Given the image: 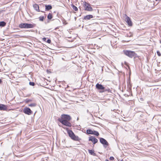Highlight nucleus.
<instances>
[{
	"mask_svg": "<svg viewBox=\"0 0 161 161\" xmlns=\"http://www.w3.org/2000/svg\"><path fill=\"white\" fill-rule=\"evenodd\" d=\"M36 105V104L35 103H32L29 104L28 106L31 107H35Z\"/></svg>",
	"mask_w": 161,
	"mask_h": 161,
	"instance_id": "21",
	"label": "nucleus"
},
{
	"mask_svg": "<svg viewBox=\"0 0 161 161\" xmlns=\"http://www.w3.org/2000/svg\"><path fill=\"white\" fill-rule=\"evenodd\" d=\"M93 130H92L90 129H88L86 130V133L87 134H91L92 135L93 134Z\"/></svg>",
	"mask_w": 161,
	"mask_h": 161,
	"instance_id": "15",
	"label": "nucleus"
},
{
	"mask_svg": "<svg viewBox=\"0 0 161 161\" xmlns=\"http://www.w3.org/2000/svg\"><path fill=\"white\" fill-rule=\"evenodd\" d=\"M71 6L73 9L75 11H77L78 10L77 8L73 4H71Z\"/></svg>",
	"mask_w": 161,
	"mask_h": 161,
	"instance_id": "18",
	"label": "nucleus"
},
{
	"mask_svg": "<svg viewBox=\"0 0 161 161\" xmlns=\"http://www.w3.org/2000/svg\"><path fill=\"white\" fill-rule=\"evenodd\" d=\"M105 161H109L107 159H106L105 160Z\"/></svg>",
	"mask_w": 161,
	"mask_h": 161,
	"instance_id": "35",
	"label": "nucleus"
},
{
	"mask_svg": "<svg viewBox=\"0 0 161 161\" xmlns=\"http://www.w3.org/2000/svg\"><path fill=\"white\" fill-rule=\"evenodd\" d=\"M96 87L98 90H100V93H103L106 92H110L111 91L109 88L106 86H104L102 84H99L98 83L96 84Z\"/></svg>",
	"mask_w": 161,
	"mask_h": 161,
	"instance_id": "2",
	"label": "nucleus"
},
{
	"mask_svg": "<svg viewBox=\"0 0 161 161\" xmlns=\"http://www.w3.org/2000/svg\"><path fill=\"white\" fill-rule=\"evenodd\" d=\"M6 23L4 21H2L0 22V27H3L6 25Z\"/></svg>",
	"mask_w": 161,
	"mask_h": 161,
	"instance_id": "17",
	"label": "nucleus"
},
{
	"mask_svg": "<svg viewBox=\"0 0 161 161\" xmlns=\"http://www.w3.org/2000/svg\"><path fill=\"white\" fill-rule=\"evenodd\" d=\"M1 71V69H0V72Z\"/></svg>",
	"mask_w": 161,
	"mask_h": 161,
	"instance_id": "36",
	"label": "nucleus"
},
{
	"mask_svg": "<svg viewBox=\"0 0 161 161\" xmlns=\"http://www.w3.org/2000/svg\"><path fill=\"white\" fill-rule=\"evenodd\" d=\"M89 138V141L92 142L94 144H95L98 142V140L93 136H90Z\"/></svg>",
	"mask_w": 161,
	"mask_h": 161,
	"instance_id": "9",
	"label": "nucleus"
},
{
	"mask_svg": "<svg viewBox=\"0 0 161 161\" xmlns=\"http://www.w3.org/2000/svg\"><path fill=\"white\" fill-rule=\"evenodd\" d=\"M84 3V7L85 10L89 11H93V8L91 7L90 3H87L85 1Z\"/></svg>",
	"mask_w": 161,
	"mask_h": 161,
	"instance_id": "6",
	"label": "nucleus"
},
{
	"mask_svg": "<svg viewBox=\"0 0 161 161\" xmlns=\"http://www.w3.org/2000/svg\"><path fill=\"white\" fill-rule=\"evenodd\" d=\"M93 18V15H88L85 16L83 18L84 20H88L91 19Z\"/></svg>",
	"mask_w": 161,
	"mask_h": 161,
	"instance_id": "12",
	"label": "nucleus"
},
{
	"mask_svg": "<svg viewBox=\"0 0 161 161\" xmlns=\"http://www.w3.org/2000/svg\"><path fill=\"white\" fill-rule=\"evenodd\" d=\"M2 82V80L1 79H0V84H1Z\"/></svg>",
	"mask_w": 161,
	"mask_h": 161,
	"instance_id": "32",
	"label": "nucleus"
},
{
	"mask_svg": "<svg viewBox=\"0 0 161 161\" xmlns=\"http://www.w3.org/2000/svg\"><path fill=\"white\" fill-rule=\"evenodd\" d=\"M160 42L161 43V41H160Z\"/></svg>",
	"mask_w": 161,
	"mask_h": 161,
	"instance_id": "37",
	"label": "nucleus"
},
{
	"mask_svg": "<svg viewBox=\"0 0 161 161\" xmlns=\"http://www.w3.org/2000/svg\"><path fill=\"white\" fill-rule=\"evenodd\" d=\"M126 18L125 21L127 23L129 26H131L132 25V22L130 18L126 14H125Z\"/></svg>",
	"mask_w": 161,
	"mask_h": 161,
	"instance_id": "10",
	"label": "nucleus"
},
{
	"mask_svg": "<svg viewBox=\"0 0 161 161\" xmlns=\"http://www.w3.org/2000/svg\"><path fill=\"white\" fill-rule=\"evenodd\" d=\"M114 159V157L112 156H111L109 158V159L111 160H113Z\"/></svg>",
	"mask_w": 161,
	"mask_h": 161,
	"instance_id": "29",
	"label": "nucleus"
},
{
	"mask_svg": "<svg viewBox=\"0 0 161 161\" xmlns=\"http://www.w3.org/2000/svg\"><path fill=\"white\" fill-rule=\"evenodd\" d=\"M92 135H94L97 136L99 135V133L98 131L93 130V134Z\"/></svg>",
	"mask_w": 161,
	"mask_h": 161,
	"instance_id": "20",
	"label": "nucleus"
},
{
	"mask_svg": "<svg viewBox=\"0 0 161 161\" xmlns=\"http://www.w3.org/2000/svg\"><path fill=\"white\" fill-rule=\"evenodd\" d=\"M47 18L48 19L50 20V19H51L53 18V16H52V14L51 13H49L47 16Z\"/></svg>",
	"mask_w": 161,
	"mask_h": 161,
	"instance_id": "19",
	"label": "nucleus"
},
{
	"mask_svg": "<svg viewBox=\"0 0 161 161\" xmlns=\"http://www.w3.org/2000/svg\"><path fill=\"white\" fill-rule=\"evenodd\" d=\"M29 84L30 85L33 86H34L35 85V83L33 82H31V81L30 82Z\"/></svg>",
	"mask_w": 161,
	"mask_h": 161,
	"instance_id": "24",
	"label": "nucleus"
},
{
	"mask_svg": "<svg viewBox=\"0 0 161 161\" xmlns=\"http://www.w3.org/2000/svg\"><path fill=\"white\" fill-rule=\"evenodd\" d=\"M66 130L69 136L72 139L75 141H80L81 140V139L78 136L75 135L72 130H69L68 128L66 129Z\"/></svg>",
	"mask_w": 161,
	"mask_h": 161,
	"instance_id": "3",
	"label": "nucleus"
},
{
	"mask_svg": "<svg viewBox=\"0 0 161 161\" xmlns=\"http://www.w3.org/2000/svg\"><path fill=\"white\" fill-rule=\"evenodd\" d=\"M45 7V10L48 11L52 9V7L51 5H46Z\"/></svg>",
	"mask_w": 161,
	"mask_h": 161,
	"instance_id": "13",
	"label": "nucleus"
},
{
	"mask_svg": "<svg viewBox=\"0 0 161 161\" xmlns=\"http://www.w3.org/2000/svg\"><path fill=\"white\" fill-rule=\"evenodd\" d=\"M157 53L158 55L159 56H160L161 55V54L160 52L159 51H157Z\"/></svg>",
	"mask_w": 161,
	"mask_h": 161,
	"instance_id": "27",
	"label": "nucleus"
},
{
	"mask_svg": "<svg viewBox=\"0 0 161 161\" xmlns=\"http://www.w3.org/2000/svg\"><path fill=\"white\" fill-rule=\"evenodd\" d=\"M123 53L125 55L131 58H136L137 55L135 52L130 50H124Z\"/></svg>",
	"mask_w": 161,
	"mask_h": 161,
	"instance_id": "4",
	"label": "nucleus"
},
{
	"mask_svg": "<svg viewBox=\"0 0 161 161\" xmlns=\"http://www.w3.org/2000/svg\"><path fill=\"white\" fill-rule=\"evenodd\" d=\"M43 41H45L46 40V38H45V37H44L43 38Z\"/></svg>",
	"mask_w": 161,
	"mask_h": 161,
	"instance_id": "31",
	"label": "nucleus"
},
{
	"mask_svg": "<svg viewBox=\"0 0 161 161\" xmlns=\"http://www.w3.org/2000/svg\"><path fill=\"white\" fill-rule=\"evenodd\" d=\"M76 19H77V17H75V21L76 20Z\"/></svg>",
	"mask_w": 161,
	"mask_h": 161,
	"instance_id": "33",
	"label": "nucleus"
},
{
	"mask_svg": "<svg viewBox=\"0 0 161 161\" xmlns=\"http://www.w3.org/2000/svg\"><path fill=\"white\" fill-rule=\"evenodd\" d=\"M89 153L91 155H92L94 156L96 155V153L94 152V151L93 150L89 149L88 150Z\"/></svg>",
	"mask_w": 161,
	"mask_h": 161,
	"instance_id": "16",
	"label": "nucleus"
},
{
	"mask_svg": "<svg viewBox=\"0 0 161 161\" xmlns=\"http://www.w3.org/2000/svg\"><path fill=\"white\" fill-rule=\"evenodd\" d=\"M32 101V100L31 99H26V100H25V102L26 103H28L30 102H31Z\"/></svg>",
	"mask_w": 161,
	"mask_h": 161,
	"instance_id": "25",
	"label": "nucleus"
},
{
	"mask_svg": "<svg viewBox=\"0 0 161 161\" xmlns=\"http://www.w3.org/2000/svg\"><path fill=\"white\" fill-rule=\"evenodd\" d=\"M7 107L6 105L0 104V110L5 111L7 110Z\"/></svg>",
	"mask_w": 161,
	"mask_h": 161,
	"instance_id": "11",
	"label": "nucleus"
},
{
	"mask_svg": "<svg viewBox=\"0 0 161 161\" xmlns=\"http://www.w3.org/2000/svg\"><path fill=\"white\" fill-rule=\"evenodd\" d=\"M33 7L37 11H40L39 6L38 4H34L33 5Z\"/></svg>",
	"mask_w": 161,
	"mask_h": 161,
	"instance_id": "14",
	"label": "nucleus"
},
{
	"mask_svg": "<svg viewBox=\"0 0 161 161\" xmlns=\"http://www.w3.org/2000/svg\"><path fill=\"white\" fill-rule=\"evenodd\" d=\"M140 100H142V101L143 100V98H140Z\"/></svg>",
	"mask_w": 161,
	"mask_h": 161,
	"instance_id": "34",
	"label": "nucleus"
},
{
	"mask_svg": "<svg viewBox=\"0 0 161 161\" xmlns=\"http://www.w3.org/2000/svg\"><path fill=\"white\" fill-rule=\"evenodd\" d=\"M125 36L128 37H131L132 36V34L131 33H129V35L128 34H127Z\"/></svg>",
	"mask_w": 161,
	"mask_h": 161,
	"instance_id": "26",
	"label": "nucleus"
},
{
	"mask_svg": "<svg viewBox=\"0 0 161 161\" xmlns=\"http://www.w3.org/2000/svg\"><path fill=\"white\" fill-rule=\"evenodd\" d=\"M23 112L25 114L28 115H31L33 113L30 108L27 107H25L24 109Z\"/></svg>",
	"mask_w": 161,
	"mask_h": 161,
	"instance_id": "8",
	"label": "nucleus"
},
{
	"mask_svg": "<svg viewBox=\"0 0 161 161\" xmlns=\"http://www.w3.org/2000/svg\"><path fill=\"white\" fill-rule=\"evenodd\" d=\"M71 119L70 116L68 114H62L60 118H59L58 120L63 125L68 127L71 126V123L69 122Z\"/></svg>",
	"mask_w": 161,
	"mask_h": 161,
	"instance_id": "1",
	"label": "nucleus"
},
{
	"mask_svg": "<svg viewBox=\"0 0 161 161\" xmlns=\"http://www.w3.org/2000/svg\"><path fill=\"white\" fill-rule=\"evenodd\" d=\"M62 21L64 25H66L68 24V23L66 22V20L64 18L62 19Z\"/></svg>",
	"mask_w": 161,
	"mask_h": 161,
	"instance_id": "22",
	"label": "nucleus"
},
{
	"mask_svg": "<svg viewBox=\"0 0 161 161\" xmlns=\"http://www.w3.org/2000/svg\"><path fill=\"white\" fill-rule=\"evenodd\" d=\"M4 11V10H0V14H1V13H2Z\"/></svg>",
	"mask_w": 161,
	"mask_h": 161,
	"instance_id": "30",
	"label": "nucleus"
},
{
	"mask_svg": "<svg viewBox=\"0 0 161 161\" xmlns=\"http://www.w3.org/2000/svg\"><path fill=\"white\" fill-rule=\"evenodd\" d=\"M47 42L48 43H50L51 42V40L50 39H48L47 41Z\"/></svg>",
	"mask_w": 161,
	"mask_h": 161,
	"instance_id": "28",
	"label": "nucleus"
},
{
	"mask_svg": "<svg viewBox=\"0 0 161 161\" xmlns=\"http://www.w3.org/2000/svg\"><path fill=\"white\" fill-rule=\"evenodd\" d=\"M39 20L40 21H43L44 19V16H41L39 17Z\"/></svg>",
	"mask_w": 161,
	"mask_h": 161,
	"instance_id": "23",
	"label": "nucleus"
},
{
	"mask_svg": "<svg viewBox=\"0 0 161 161\" xmlns=\"http://www.w3.org/2000/svg\"><path fill=\"white\" fill-rule=\"evenodd\" d=\"M36 24H28L26 23H22L20 24L19 26L21 28H30L35 27Z\"/></svg>",
	"mask_w": 161,
	"mask_h": 161,
	"instance_id": "5",
	"label": "nucleus"
},
{
	"mask_svg": "<svg viewBox=\"0 0 161 161\" xmlns=\"http://www.w3.org/2000/svg\"><path fill=\"white\" fill-rule=\"evenodd\" d=\"M100 142L103 145V147L106 148L109 145V143L107 141L103 138H100Z\"/></svg>",
	"mask_w": 161,
	"mask_h": 161,
	"instance_id": "7",
	"label": "nucleus"
}]
</instances>
